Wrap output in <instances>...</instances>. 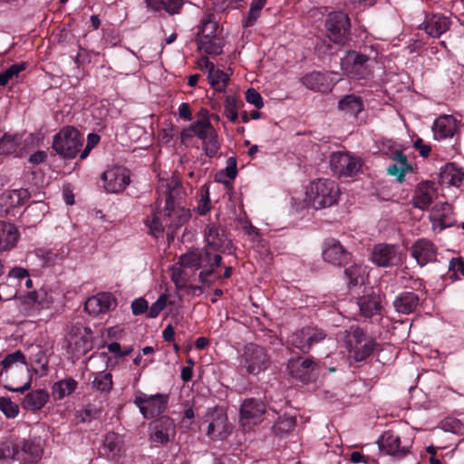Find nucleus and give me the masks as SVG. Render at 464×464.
Masks as SVG:
<instances>
[{
	"label": "nucleus",
	"mask_w": 464,
	"mask_h": 464,
	"mask_svg": "<svg viewBox=\"0 0 464 464\" xmlns=\"http://www.w3.org/2000/svg\"><path fill=\"white\" fill-rule=\"evenodd\" d=\"M340 188L329 179H319L310 183L306 188V200L315 209L329 208L338 202Z\"/></svg>",
	"instance_id": "obj_1"
},
{
	"label": "nucleus",
	"mask_w": 464,
	"mask_h": 464,
	"mask_svg": "<svg viewBox=\"0 0 464 464\" xmlns=\"http://www.w3.org/2000/svg\"><path fill=\"white\" fill-rule=\"evenodd\" d=\"M179 259L185 266L190 268L193 272L202 268L198 278L203 284L209 283L208 276L212 275L215 267L220 266L222 260L219 254H214L213 257L208 250L199 249L185 253L180 256Z\"/></svg>",
	"instance_id": "obj_2"
},
{
	"label": "nucleus",
	"mask_w": 464,
	"mask_h": 464,
	"mask_svg": "<svg viewBox=\"0 0 464 464\" xmlns=\"http://www.w3.org/2000/svg\"><path fill=\"white\" fill-rule=\"evenodd\" d=\"M344 343L348 358L354 362L365 360L372 353L375 345L374 341L366 336L359 328H351L346 333Z\"/></svg>",
	"instance_id": "obj_3"
},
{
	"label": "nucleus",
	"mask_w": 464,
	"mask_h": 464,
	"mask_svg": "<svg viewBox=\"0 0 464 464\" xmlns=\"http://www.w3.org/2000/svg\"><path fill=\"white\" fill-rule=\"evenodd\" d=\"M82 145L80 132L73 127H64L58 132L53 140V148L57 154L63 158H74Z\"/></svg>",
	"instance_id": "obj_4"
},
{
	"label": "nucleus",
	"mask_w": 464,
	"mask_h": 464,
	"mask_svg": "<svg viewBox=\"0 0 464 464\" xmlns=\"http://www.w3.org/2000/svg\"><path fill=\"white\" fill-rule=\"evenodd\" d=\"M204 422L208 423L207 435L213 440H225L232 431L227 412L220 407L208 409Z\"/></svg>",
	"instance_id": "obj_5"
},
{
	"label": "nucleus",
	"mask_w": 464,
	"mask_h": 464,
	"mask_svg": "<svg viewBox=\"0 0 464 464\" xmlns=\"http://www.w3.org/2000/svg\"><path fill=\"white\" fill-rule=\"evenodd\" d=\"M133 402L144 418L151 419L161 414L167 409L169 396L163 393L149 395L139 391L135 393Z\"/></svg>",
	"instance_id": "obj_6"
},
{
	"label": "nucleus",
	"mask_w": 464,
	"mask_h": 464,
	"mask_svg": "<svg viewBox=\"0 0 464 464\" xmlns=\"http://www.w3.org/2000/svg\"><path fill=\"white\" fill-rule=\"evenodd\" d=\"M328 38L337 44H345L350 40V19L343 12L330 13L325 21Z\"/></svg>",
	"instance_id": "obj_7"
},
{
	"label": "nucleus",
	"mask_w": 464,
	"mask_h": 464,
	"mask_svg": "<svg viewBox=\"0 0 464 464\" xmlns=\"http://www.w3.org/2000/svg\"><path fill=\"white\" fill-rule=\"evenodd\" d=\"M269 362L268 355L263 347L254 343L245 346L240 367L248 374H258L268 367Z\"/></svg>",
	"instance_id": "obj_8"
},
{
	"label": "nucleus",
	"mask_w": 464,
	"mask_h": 464,
	"mask_svg": "<svg viewBox=\"0 0 464 464\" xmlns=\"http://www.w3.org/2000/svg\"><path fill=\"white\" fill-rule=\"evenodd\" d=\"M362 160L347 152H334L330 157V167L339 177H353L362 169Z\"/></svg>",
	"instance_id": "obj_9"
},
{
	"label": "nucleus",
	"mask_w": 464,
	"mask_h": 464,
	"mask_svg": "<svg viewBox=\"0 0 464 464\" xmlns=\"http://www.w3.org/2000/svg\"><path fill=\"white\" fill-rule=\"evenodd\" d=\"M266 413L265 404L256 399L245 400L239 410V422L245 430H251L254 426L264 420Z\"/></svg>",
	"instance_id": "obj_10"
},
{
	"label": "nucleus",
	"mask_w": 464,
	"mask_h": 464,
	"mask_svg": "<svg viewBox=\"0 0 464 464\" xmlns=\"http://www.w3.org/2000/svg\"><path fill=\"white\" fill-rule=\"evenodd\" d=\"M67 341L72 350L78 354H85L92 349V333L82 324L77 323L69 328Z\"/></svg>",
	"instance_id": "obj_11"
},
{
	"label": "nucleus",
	"mask_w": 464,
	"mask_h": 464,
	"mask_svg": "<svg viewBox=\"0 0 464 464\" xmlns=\"http://www.w3.org/2000/svg\"><path fill=\"white\" fill-rule=\"evenodd\" d=\"M18 370L22 371L26 377V382L21 387L9 388L12 392H24L31 387V378L28 376L29 370L26 366L25 358L22 352L16 351L5 357L0 363V376L5 372L13 375Z\"/></svg>",
	"instance_id": "obj_12"
},
{
	"label": "nucleus",
	"mask_w": 464,
	"mask_h": 464,
	"mask_svg": "<svg viewBox=\"0 0 464 464\" xmlns=\"http://www.w3.org/2000/svg\"><path fill=\"white\" fill-rule=\"evenodd\" d=\"M103 188L108 193L122 192L130 182L129 170L121 166H114L102 175Z\"/></svg>",
	"instance_id": "obj_13"
},
{
	"label": "nucleus",
	"mask_w": 464,
	"mask_h": 464,
	"mask_svg": "<svg viewBox=\"0 0 464 464\" xmlns=\"http://www.w3.org/2000/svg\"><path fill=\"white\" fill-rule=\"evenodd\" d=\"M371 260L378 266H395L401 262L402 254L395 245L378 244L372 249Z\"/></svg>",
	"instance_id": "obj_14"
},
{
	"label": "nucleus",
	"mask_w": 464,
	"mask_h": 464,
	"mask_svg": "<svg viewBox=\"0 0 464 464\" xmlns=\"http://www.w3.org/2000/svg\"><path fill=\"white\" fill-rule=\"evenodd\" d=\"M159 188L161 190L165 189V192L167 193L165 211L167 212L166 217L169 221V226L173 228H178L181 227L189 219V210L186 209L183 207L174 205L172 199V193L169 189V185L167 181H161L159 186Z\"/></svg>",
	"instance_id": "obj_15"
},
{
	"label": "nucleus",
	"mask_w": 464,
	"mask_h": 464,
	"mask_svg": "<svg viewBox=\"0 0 464 464\" xmlns=\"http://www.w3.org/2000/svg\"><path fill=\"white\" fill-rule=\"evenodd\" d=\"M206 248L214 254H219L229 248L231 242L227 238L225 230L214 224L208 225L205 230Z\"/></svg>",
	"instance_id": "obj_16"
},
{
	"label": "nucleus",
	"mask_w": 464,
	"mask_h": 464,
	"mask_svg": "<svg viewBox=\"0 0 464 464\" xmlns=\"http://www.w3.org/2000/svg\"><path fill=\"white\" fill-rule=\"evenodd\" d=\"M117 301L110 293H100L89 297L84 304V310L92 316H99L114 310Z\"/></svg>",
	"instance_id": "obj_17"
},
{
	"label": "nucleus",
	"mask_w": 464,
	"mask_h": 464,
	"mask_svg": "<svg viewBox=\"0 0 464 464\" xmlns=\"http://www.w3.org/2000/svg\"><path fill=\"white\" fill-rule=\"evenodd\" d=\"M369 58L354 51L347 52L341 60V67L349 77L361 78L366 69L365 64Z\"/></svg>",
	"instance_id": "obj_18"
},
{
	"label": "nucleus",
	"mask_w": 464,
	"mask_h": 464,
	"mask_svg": "<svg viewBox=\"0 0 464 464\" xmlns=\"http://www.w3.org/2000/svg\"><path fill=\"white\" fill-rule=\"evenodd\" d=\"M315 368L316 363L308 358H291L287 362L289 374L303 382H307L311 380L312 373Z\"/></svg>",
	"instance_id": "obj_19"
},
{
	"label": "nucleus",
	"mask_w": 464,
	"mask_h": 464,
	"mask_svg": "<svg viewBox=\"0 0 464 464\" xmlns=\"http://www.w3.org/2000/svg\"><path fill=\"white\" fill-rule=\"evenodd\" d=\"M411 255L419 266H424L436 260L437 248L431 241L421 238L411 246Z\"/></svg>",
	"instance_id": "obj_20"
},
{
	"label": "nucleus",
	"mask_w": 464,
	"mask_h": 464,
	"mask_svg": "<svg viewBox=\"0 0 464 464\" xmlns=\"http://www.w3.org/2000/svg\"><path fill=\"white\" fill-rule=\"evenodd\" d=\"M16 464L35 463L43 456V447L39 442L23 440L16 443Z\"/></svg>",
	"instance_id": "obj_21"
},
{
	"label": "nucleus",
	"mask_w": 464,
	"mask_h": 464,
	"mask_svg": "<svg viewBox=\"0 0 464 464\" xmlns=\"http://www.w3.org/2000/svg\"><path fill=\"white\" fill-rule=\"evenodd\" d=\"M430 221L440 229L453 226L455 220L451 206L447 202L437 203L431 208Z\"/></svg>",
	"instance_id": "obj_22"
},
{
	"label": "nucleus",
	"mask_w": 464,
	"mask_h": 464,
	"mask_svg": "<svg viewBox=\"0 0 464 464\" xmlns=\"http://www.w3.org/2000/svg\"><path fill=\"white\" fill-rule=\"evenodd\" d=\"M435 198L434 184L430 181L420 183L415 190L411 199L414 208L426 210L432 203Z\"/></svg>",
	"instance_id": "obj_23"
},
{
	"label": "nucleus",
	"mask_w": 464,
	"mask_h": 464,
	"mask_svg": "<svg viewBox=\"0 0 464 464\" xmlns=\"http://www.w3.org/2000/svg\"><path fill=\"white\" fill-rule=\"evenodd\" d=\"M324 259L334 266H342L349 259V254L336 240L330 239L324 243L323 251Z\"/></svg>",
	"instance_id": "obj_24"
},
{
	"label": "nucleus",
	"mask_w": 464,
	"mask_h": 464,
	"mask_svg": "<svg viewBox=\"0 0 464 464\" xmlns=\"http://www.w3.org/2000/svg\"><path fill=\"white\" fill-rule=\"evenodd\" d=\"M175 425L169 418H161L151 426L150 440L157 443H166L174 435Z\"/></svg>",
	"instance_id": "obj_25"
},
{
	"label": "nucleus",
	"mask_w": 464,
	"mask_h": 464,
	"mask_svg": "<svg viewBox=\"0 0 464 464\" xmlns=\"http://www.w3.org/2000/svg\"><path fill=\"white\" fill-rule=\"evenodd\" d=\"M456 130V120L451 115L439 117L432 126L433 135L436 140L451 138L454 136Z\"/></svg>",
	"instance_id": "obj_26"
},
{
	"label": "nucleus",
	"mask_w": 464,
	"mask_h": 464,
	"mask_svg": "<svg viewBox=\"0 0 464 464\" xmlns=\"http://www.w3.org/2000/svg\"><path fill=\"white\" fill-rule=\"evenodd\" d=\"M200 65H204L205 68L208 70V78L210 85L217 92H224L227 85L228 84L229 76L223 71L215 68L214 63L209 62L208 59L207 58L202 59Z\"/></svg>",
	"instance_id": "obj_27"
},
{
	"label": "nucleus",
	"mask_w": 464,
	"mask_h": 464,
	"mask_svg": "<svg viewBox=\"0 0 464 464\" xmlns=\"http://www.w3.org/2000/svg\"><path fill=\"white\" fill-rule=\"evenodd\" d=\"M301 81L307 89L315 92H328L332 88V80L327 73L313 72L305 74Z\"/></svg>",
	"instance_id": "obj_28"
},
{
	"label": "nucleus",
	"mask_w": 464,
	"mask_h": 464,
	"mask_svg": "<svg viewBox=\"0 0 464 464\" xmlns=\"http://www.w3.org/2000/svg\"><path fill=\"white\" fill-rule=\"evenodd\" d=\"M450 19L442 14L427 15L423 23L426 33L432 37H440L450 28Z\"/></svg>",
	"instance_id": "obj_29"
},
{
	"label": "nucleus",
	"mask_w": 464,
	"mask_h": 464,
	"mask_svg": "<svg viewBox=\"0 0 464 464\" xmlns=\"http://www.w3.org/2000/svg\"><path fill=\"white\" fill-rule=\"evenodd\" d=\"M50 398L49 392L44 389H38L28 392L22 400V407L29 411H37L44 408Z\"/></svg>",
	"instance_id": "obj_30"
},
{
	"label": "nucleus",
	"mask_w": 464,
	"mask_h": 464,
	"mask_svg": "<svg viewBox=\"0 0 464 464\" xmlns=\"http://www.w3.org/2000/svg\"><path fill=\"white\" fill-rule=\"evenodd\" d=\"M54 301L53 292L45 288L29 293L24 302L35 309H46Z\"/></svg>",
	"instance_id": "obj_31"
},
{
	"label": "nucleus",
	"mask_w": 464,
	"mask_h": 464,
	"mask_svg": "<svg viewBox=\"0 0 464 464\" xmlns=\"http://www.w3.org/2000/svg\"><path fill=\"white\" fill-rule=\"evenodd\" d=\"M463 179V169L454 163L446 164L440 170V182L442 185L459 187Z\"/></svg>",
	"instance_id": "obj_32"
},
{
	"label": "nucleus",
	"mask_w": 464,
	"mask_h": 464,
	"mask_svg": "<svg viewBox=\"0 0 464 464\" xmlns=\"http://www.w3.org/2000/svg\"><path fill=\"white\" fill-rule=\"evenodd\" d=\"M48 211V206L42 200L30 204L24 211L23 221L29 227L40 222Z\"/></svg>",
	"instance_id": "obj_33"
},
{
	"label": "nucleus",
	"mask_w": 464,
	"mask_h": 464,
	"mask_svg": "<svg viewBox=\"0 0 464 464\" xmlns=\"http://www.w3.org/2000/svg\"><path fill=\"white\" fill-rule=\"evenodd\" d=\"M18 238V230L14 225L0 221V251H7L13 248Z\"/></svg>",
	"instance_id": "obj_34"
},
{
	"label": "nucleus",
	"mask_w": 464,
	"mask_h": 464,
	"mask_svg": "<svg viewBox=\"0 0 464 464\" xmlns=\"http://www.w3.org/2000/svg\"><path fill=\"white\" fill-rule=\"evenodd\" d=\"M380 447L390 455L403 456L406 454L405 448L401 446L400 437L392 431L383 433Z\"/></svg>",
	"instance_id": "obj_35"
},
{
	"label": "nucleus",
	"mask_w": 464,
	"mask_h": 464,
	"mask_svg": "<svg viewBox=\"0 0 464 464\" xmlns=\"http://www.w3.org/2000/svg\"><path fill=\"white\" fill-rule=\"evenodd\" d=\"M419 304V297L412 292H405L396 297L393 305L398 313L409 314L412 313Z\"/></svg>",
	"instance_id": "obj_36"
},
{
	"label": "nucleus",
	"mask_w": 464,
	"mask_h": 464,
	"mask_svg": "<svg viewBox=\"0 0 464 464\" xmlns=\"http://www.w3.org/2000/svg\"><path fill=\"white\" fill-rule=\"evenodd\" d=\"M170 272L171 280L178 289H183L195 274L190 268L185 266L180 259L171 266Z\"/></svg>",
	"instance_id": "obj_37"
},
{
	"label": "nucleus",
	"mask_w": 464,
	"mask_h": 464,
	"mask_svg": "<svg viewBox=\"0 0 464 464\" xmlns=\"http://www.w3.org/2000/svg\"><path fill=\"white\" fill-rule=\"evenodd\" d=\"M78 387V382L72 377L56 382L52 386V397L54 401H61L71 395Z\"/></svg>",
	"instance_id": "obj_38"
},
{
	"label": "nucleus",
	"mask_w": 464,
	"mask_h": 464,
	"mask_svg": "<svg viewBox=\"0 0 464 464\" xmlns=\"http://www.w3.org/2000/svg\"><path fill=\"white\" fill-rule=\"evenodd\" d=\"M358 305L362 315L371 317L381 310V297L372 293L359 298Z\"/></svg>",
	"instance_id": "obj_39"
},
{
	"label": "nucleus",
	"mask_w": 464,
	"mask_h": 464,
	"mask_svg": "<svg viewBox=\"0 0 464 464\" xmlns=\"http://www.w3.org/2000/svg\"><path fill=\"white\" fill-rule=\"evenodd\" d=\"M148 9L159 12L166 11L169 14H179L182 5V0H145Z\"/></svg>",
	"instance_id": "obj_40"
},
{
	"label": "nucleus",
	"mask_w": 464,
	"mask_h": 464,
	"mask_svg": "<svg viewBox=\"0 0 464 464\" xmlns=\"http://www.w3.org/2000/svg\"><path fill=\"white\" fill-rule=\"evenodd\" d=\"M338 109L345 114L357 116L362 111L363 103L360 97L349 94L339 101Z\"/></svg>",
	"instance_id": "obj_41"
},
{
	"label": "nucleus",
	"mask_w": 464,
	"mask_h": 464,
	"mask_svg": "<svg viewBox=\"0 0 464 464\" xmlns=\"http://www.w3.org/2000/svg\"><path fill=\"white\" fill-rule=\"evenodd\" d=\"M218 24L216 21H214V15L211 14H206L200 22L198 39L218 37L216 34Z\"/></svg>",
	"instance_id": "obj_42"
},
{
	"label": "nucleus",
	"mask_w": 464,
	"mask_h": 464,
	"mask_svg": "<svg viewBox=\"0 0 464 464\" xmlns=\"http://www.w3.org/2000/svg\"><path fill=\"white\" fill-rule=\"evenodd\" d=\"M122 439L121 437L114 432H109L106 434L103 440V450L108 457H115L121 450Z\"/></svg>",
	"instance_id": "obj_43"
},
{
	"label": "nucleus",
	"mask_w": 464,
	"mask_h": 464,
	"mask_svg": "<svg viewBox=\"0 0 464 464\" xmlns=\"http://www.w3.org/2000/svg\"><path fill=\"white\" fill-rule=\"evenodd\" d=\"M190 130L200 140L204 141L217 132L208 120H198L190 126Z\"/></svg>",
	"instance_id": "obj_44"
},
{
	"label": "nucleus",
	"mask_w": 464,
	"mask_h": 464,
	"mask_svg": "<svg viewBox=\"0 0 464 464\" xmlns=\"http://www.w3.org/2000/svg\"><path fill=\"white\" fill-rule=\"evenodd\" d=\"M345 276L349 280L350 285H356L358 284H363L365 278L368 276L367 266L360 265H353L345 269Z\"/></svg>",
	"instance_id": "obj_45"
},
{
	"label": "nucleus",
	"mask_w": 464,
	"mask_h": 464,
	"mask_svg": "<svg viewBox=\"0 0 464 464\" xmlns=\"http://www.w3.org/2000/svg\"><path fill=\"white\" fill-rule=\"evenodd\" d=\"M112 375L110 372H100L95 374L92 387L99 392L108 393L112 389Z\"/></svg>",
	"instance_id": "obj_46"
},
{
	"label": "nucleus",
	"mask_w": 464,
	"mask_h": 464,
	"mask_svg": "<svg viewBox=\"0 0 464 464\" xmlns=\"http://www.w3.org/2000/svg\"><path fill=\"white\" fill-rule=\"evenodd\" d=\"M36 257L42 262L44 266H52L59 263L63 256L56 249L38 248L35 250Z\"/></svg>",
	"instance_id": "obj_47"
},
{
	"label": "nucleus",
	"mask_w": 464,
	"mask_h": 464,
	"mask_svg": "<svg viewBox=\"0 0 464 464\" xmlns=\"http://www.w3.org/2000/svg\"><path fill=\"white\" fill-rule=\"evenodd\" d=\"M198 46L208 54H219L222 52V41L219 37L198 39Z\"/></svg>",
	"instance_id": "obj_48"
},
{
	"label": "nucleus",
	"mask_w": 464,
	"mask_h": 464,
	"mask_svg": "<svg viewBox=\"0 0 464 464\" xmlns=\"http://www.w3.org/2000/svg\"><path fill=\"white\" fill-rule=\"evenodd\" d=\"M29 198L30 194L27 189H15L5 196L4 199L11 208H16L25 204Z\"/></svg>",
	"instance_id": "obj_49"
},
{
	"label": "nucleus",
	"mask_w": 464,
	"mask_h": 464,
	"mask_svg": "<svg viewBox=\"0 0 464 464\" xmlns=\"http://www.w3.org/2000/svg\"><path fill=\"white\" fill-rule=\"evenodd\" d=\"M37 353L32 357L34 371L39 376H45L48 373V358L44 351L37 348Z\"/></svg>",
	"instance_id": "obj_50"
},
{
	"label": "nucleus",
	"mask_w": 464,
	"mask_h": 464,
	"mask_svg": "<svg viewBox=\"0 0 464 464\" xmlns=\"http://www.w3.org/2000/svg\"><path fill=\"white\" fill-rule=\"evenodd\" d=\"M173 300L170 295L162 294L159 298L151 304L148 311V316L150 318H156L160 312H162L168 305H171Z\"/></svg>",
	"instance_id": "obj_51"
},
{
	"label": "nucleus",
	"mask_w": 464,
	"mask_h": 464,
	"mask_svg": "<svg viewBox=\"0 0 464 464\" xmlns=\"http://www.w3.org/2000/svg\"><path fill=\"white\" fill-rule=\"evenodd\" d=\"M21 141V137L18 135L5 134L0 140V154H12L16 151V149Z\"/></svg>",
	"instance_id": "obj_52"
},
{
	"label": "nucleus",
	"mask_w": 464,
	"mask_h": 464,
	"mask_svg": "<svg viewBox=\"0 0 464 464\" xmlns=\"http://www.w3.org/2000/svg\"><path fill=\"white\" fill-rule=\"evenodd\" d=\"M238 99L234 95H228L225 99L224 109L226 117L232 122H237L238 119Z\"/></svg>",
	"instance_id": "obj_53"
},
{
	"label": "nucleus",
	"mask_w": 464,
	"mask_h": 464,
	"mask_svg": "<svg viewBox=\"0 0 464 464\" xmlns=\"http://www.w3.org/2000/svg\"><path fill=\"white\" fill-rule=\"evenodd\" d=\"M25 69V63H14L9 68L0 72V86H5L10 81Z\"/></svg>",
	"instance_id": "obj_54"
},
{
	"label": "nucleus",
	"mask_w": 464,
	"mask_h": 464,
	"mask_svg": "<svg viewBox=\"0 0 464 464\" xmlns=\"http://www.w3.org/2000/svg\"><path fill=\"white\" fill-rule=\"evenodd\" d=\"M0 411L8 419H14L19 414V406L8 397H0Z\"/></svg>",
	"instance_id": "obj_55"
},
{
	"label": "nucleus",
	"mask_w": 464,
	"mask_h": 464,
	"mask_svg": "<svg viewBox=\"0 0 464 464\" xmlns=\"http://www.w3.org/2000/svg\"><path fill=\"white\" fill-rule=\"evenodd\" d=\"M295 426V419L289 416L280 417L274 426V431L277 435L286 434Z\"/></svg>",
	"instance_id": "obj_56"
},
{
	"label": "nucleus",
	"mask_w": 464,
	"mask_h": 464,
	"mask_svg": "<svg viewBox=\"0 0 464 464\" xmlns=\"http://www.w3.org/2000/svg\"><path fill=\"white\" fill-rule=\"evenodd\" d=\"M202 148L208 157L211 158L217 155L220 149V140L218 132L211 135V138H208L202 141Z\"/></svg>",
	"instance_id": "obj_57"
},
{
	"label": "nucleus",
	"mask_w": 464,
	"mask_h": 464,
	"mask_svg": "<svg viewBox=\"0 0 464 464\" xmlns=\"http://www.w3.org/2000/svg\"><path fill=\"white\" fill-rule=\"evenodd\" d=\"M16 443L2 442L0 443V460L10 459L12 464H16L17 455Z\"/></svg>",
	"instance_id": "obj_58"
},
{
	"label": "nucleus",
	"mask_w": 464,
	"mask_h": 464,
	"mask_svg": "<svg viewBox=\"0 0 464 464\" xmlns=\"http://www.w3.org/2000/svg\"><path fill=\"white\" fill-rule=\"evenodd\" d=\"M305 335L309 343V350L314 344L323 341L326 337L325 333L322 329L314 326L305 327L304 336Z\"/></svg>",
	"instance_id": "obj_59"
},
{
	"label": "nucleus",
	"mask_w": 464,
	"mask_h": 464,
	"mask_svg": "<svg viewBox=\"0 0 464 464\" xmlns=\"http://www.w3.org/2000/svg\"><path fill=\"white\" fill-rule=\"evenodd\" d=\"M305 327L295 333L291 337V343L303 353L309 352V343L304 336Z\"/></svg>",
	"instance_id": "obj_60"
},
{
	"label": "nucleus",
	"mask_w": 464,
	"mask_h": 464,
	"mask_svg": "<svg viewBox=\"0 0 464 464\" xmlns=\"http://www.w3.org/2000/svg\"><path fill=\"white\" fill-rule=\"evenodd\" d=\"M150 233L155 237H159L163 233V224L160 221L159 218L153 215L150 218L146 221Z\"/></svg>",
	"instance_id": "obj_61"
},
{
	"label": "nucleus",
	"mask_w": 464,
	"mask_h": 464,
	"mask_svg": "<svg viewBox=\"0 0 464 464\" xmlns=\"http://www.w3.org/2000/svg\"><path fill=\"white\" fill-rule=\"evenodd\" d=\"M201 197L199 203L198 205V212L200 215H205L207 212L210 209V199H209V194L208 190L205 188L204 187L200 189Z\"/></svg>",
	"instance_id": "obj_62"
},
{
	"label": "nucleus",
	"mask_w": 464,
	"mask_h": 464,
	"mask_svg": "<svg viewBox=\"0 0 464 464\" xmlns=\"http://www.w3.org/2000/svg\"><path fill=\"white\" fill-rule=\"evenodd\" d=\"M245 98L246 102L254 105L257 109H261L264 106L261 95L253 88H250L246 92Z\"/></svg>",
	"instance_id": "obj_63"
},
{
	"label": "nucleus",
	"mask_w": 464,
	"mask_h": 464,
	"mask_svg": "<svg viewBox=\"0 0 464 464\" xmlns=\"http://www.w3.org/2000/svg\"><path fill=\"white\" fill-rule=\"evenodd\" d=\"M131 310L133 314L136 315L141 314L147 310L149 311L147 301L143 298L135 299L131 304Z\"/></svg>",
	"instance_id": "obj_64"
}]
</instances>
